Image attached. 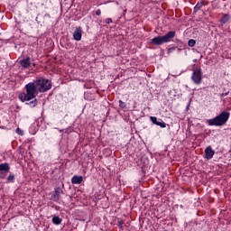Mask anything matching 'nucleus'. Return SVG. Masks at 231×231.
<instances>
[{"instance_id": "f257e3e1", "label": "nucleus", "mask_w": 231, "mask_h": 231, "mask_svg": "<svg viewBox=\"0 0 231 231\" xmlns=\"http://www.w3.org/2000/svg\"><path fill=\"white\" fill-rule=\"evenodd\" d=\"M39 88L33 80L32 82H29L25 85V92H22L18 98L21 99L22 102H27L26 105L29 107H35L39 101H37V95H39ZM30 100H32L30 102Z\"/></svg>"}, {"instance_id": "f03ea898", "label": "nucleus", "mask_w": 231, "mask_h": 231, "mask_svg": "<svg viewBox=\"0 0 231 231\" xmlns=\"http://www.w3.org/2000/svg\"><path fill=\"white\" fill-rule=\"evenodd\" d=\"M228 118H230V112L223 111L218 116L212 119H208V125H215L216 127H221L225 125L228 122Z\"/></svg>"}, {"instance_id": "7ed1b4c3", "label": "nucleus", "mask_w": 231, "mask_h": 231, "mask_svg": "<svg viewBox=\"0 0 231 231\" xmlns=\"http://www.w3.org/2000/svg\"><path fill=\"white\" fill-rule=\"evenodd\" d=\"M174 37H176V31H170L165 35L157 36L152 39L151 44L153 46H162V44H167V42H171Z\"/></svg>"}, {"instance_id": "20e7f679", "label": "nucleus", "mask_w": 231, "mask_h": 231, "mask_svg": "<svg viewBox=\"0 0 231 231\" xmlns=\"http://www.w3.org/2000/svg\"><path fill=\"white\" fill-rule=\"evenodd\" d=\"M34 82L40 93H46V91H50V89H51V81L50 79L38 78L34 80Z\"/></svg>"}, {"instance_id": "39448f33", "label": "nucleus", "mask_w": 231, "mask_h": 231, "mask_svg": "<svg viewBox=\"0 0 231 231\" xmlns=\"http://www.w3.org/2000/svg\"><path fill=\"white\" fill-rule=\"evenodd\" d=\"M191 80L193 84L199 86L203 80V72L200 68H196L191 75Z\"/></svg>"}, {"instance_id": "423d86ee", "label": "nucleus", "mask_w": 231, "mask_h": 231, "mask_svg": "<svg viewBox=\"0 0 231 231\" xmlns=\"http://www.w3.org/2000/svg\"><path fill=\"white\" fill-rule=\"evenodd\" d=\"M204 152V158H206V160H212V158H214V155L216 154V152L212 149V146H208L205 149Z\"/></svg>"}, {"instance_id": "0eeeda50", "label": "nucleus", "mask_w": 231, "mask_h": 231, "mask_svg": "<svg viewBox=\"0 0 231 231\" xmlns=\"http://www.w3.org/2000/svg\"><path fill=\"white\" fill-rule=\"evenodd\" d=\"M20 65L24 69H28L32 66V59L30 57L23 58L20 60Z\"/></svg>"}, {"instance_id": "6e6552de", "label": "nucleus", "mask_w": 231, "mask_h": 231, "mask_svg": "<svg viewBox=\"0 0 231 231\" xmlns=\"http://www.w3.org/2000/svg\"><path fill=\"white\" fill-rule=\"evenodd\" d=\"M60 194H62V189L60 188H56L54 193L51 196L52 201H59L60 199Z\"/></svg>"}, {"instance_id": "1a4fd4ad", "label": "nucleus", "mask_w": 231, "mask_h": 231, "mask_svg": "<svg viewBox=\"0 0 231 231\" xmlns=\"http://www.w3.org/2000/svg\"><path fill=\"white\" fill-rule=\"evenodd\" d=\"M74 41H81L82 40V27H77L75 32H73Z\"/></svg>"}, {"instance_id": "9d476101", "label": "nucleus", "mask_w": 231, "mask_h": 231, "mask_svg": "<svg viewBox=\"0 0 231 231\" xmlns=\"http://www.w3.org/2000/svg\"><path fill=\"white\" fill-rule=\"evenodd\" d=\"M84 178L82 176L74 175L71 179V183L73 185H80L82 183Z\"/></svg>"}, {"instance_id": "9b49d317", "label": "nucleus", "mask_w": 231, "mask_h": 231, "mask_svg": "<svg viewBox=\"0 0 231 231\" xmlns=\"http://www.w3.org/2000/svg\"><path fill=\"white\" fill-rule=\"evenodd\" d=\"M0 172H10V164L7 162L0 164Z\"/></svg>"}, {"instance_id": "f8f14e48", "label": "nucleus", "mask_w": 231, "mask_h": 231, "mask_svg": "<svg viewBox=\"0 0 231 231\" xmlns=\"http://www.w3.org/2000/svg\"><path fill=\"white\" fill-rule=\"evenodd\" d=\"M53 225H60L62 223V218H60L58 216L52 217Z\"/></svg>"}, {"instance_id": "ddd939ff", "label": "nucleus", "mask_w": 231, "mask_h": 231, "mask_svg": "<svg viewBox=\"0 0 231 231\" xmlns=\"http://www.w3.org/2000/svg\"><path fill=\"white\" fill-rule=\"evenodd\" d=\"M229 19H230V16L228 14H225L223 18L220 20V23H222V24H226Z\"/></svg>"}, {"instance_id": "4468645a", "label": "nucleus", "mask_w": 231, "mask_h": 231, "mask_svg": "<svg viewBox=\"0 0 231 231\" xmlns=\"http://www.w3.org/2000/svg\"><path fill=\"white\" fill-rule=\"evenodd\" d=\"M157 125H159V127H162V129H165V127H167V124L162 119H159V121L157 122Z\"/></svg>"}, {"instance_id": "2eb2a0df", "label": "nucleus", "mask_w": 231, "mask_h": 231, "mask_svg": "<svg viewBox=\"0 0 231 231\" xmlns=\"http://www.w3.org/2000/svg\"><path fill=\"white\" fill-rule=\"evenodd\" d=\"M205 5L204 2H199L195 7H194V10H201V7Z\"/></svg>"}, {"instance_id": "dca6fc26", "label": "nucleus", "mask_w": 231, "mask_h": 231, "mask_svg": "<svg viewBox=\"0 0 231 231\" xmlns=\"http://www.w3.org/2000/svg\"><path fill=\"white\" fill-rule=\"evenodd\" d=\"M188 46H189V48H194V46H196V40L190 39V40L188 42Z\"/></svg>"}, {"instance_id": "f3484780", "label": "nucleus", "mask_w": 231, "mask_h": 231, "mask_svg": "<svg viewBox=\"0 0 231 231\" xmlns=\"http://www.w3.org/2000/svg\"><path fill=\"white\" fill-rule=\"evenodd\" d=\"M150 120H151V122H152V124H154V125H158L159 120H158V118H157L156 116H151V117H150Z\"/></svg>"}, {"instance_id": "a211bd4d", "label": "nucleus", "mask_w": 231, "mask_h": 231, "mask_svg": "<svg viewBox=\"0 0 231 231\" xmlns=\"http://www.w3.org/2000/svg\"><path fill=\"white\" fill-rule=\"evenodd\" d=\"M15 180V176L14 174H10L7 178V181L9 183H14V180Z\"/></svg>"}, {"instance_id": "6ab92c4d", "label": "nucleus", "mask_w": 231, "mask_h": 231, "mask_svg": "<svg viewBox=\"0 0 231 231\" xmlns=\"http://www.w3.org/2000/svg\"><path fill=\"white\" fill-rule=\"evenodd\" d=\"M6 174H8L7 172L5 171H0V178L2 180H5V178H6Z\"/></svg>"}, {"instance_id": "aec40b11", "label": "nucleus", "mask_w": 231, "mask_h": 231, "mask_svg": "<svg viewBox=\"0 0 231 231\" xmlns=\"http://www.w3.org/2000/svg\"><path fill=\"white\" fill-rule=\"evenodd\" d=\"M174 50H176V47H171V48L168 49L167 54L171 55V53H172V51H174Z\"/></svg>"}, {"instance_id": "412c9836", "label": "nucleus", "mask_w": 231, "mask_h": 231, "mask_svg": "<svg viewBox=\"0 0 231 231\" xmlns=\"http://www.w3.org/2000/svg\"><path fill=\"white\" fill-rule=\"evenodd\" d=\"M119 106L124 109V107H125V103L122 100H119Z\"/></svg>"}, {"instance_id": "4be33fe9", "label": "nucleus", "mask_w": 231, "mask_h": 231, "mask_svg": "<svg viewBox=\"0 0 231 231\" xmlns=\"http://www.w3.org/2000/svg\"><path fill=\"white\" fill-rule=\"evenodd\" d=\"M105 22L106 24H111V23H113V20L111 18H106Z\"/></svg>"}, {"instance_id": "5701e85b", "label": "nucleus", "mask_w": 231, "mask_h": 231, "mask_svg": "<svg viewBox=\"0 0 231 231\" xmlns=\"http://www.w3.org/2000/svg\"><path fill=\"white\" fill-rule=\"evenodd\" d=\"M101 14H102V11H100V9H97L96 11V15H101Z\"/></svg>"}, {"instance_id": "b1692460", "label": "nucleus", "mask_w": 231, "mask_h": 231, "mask_svg": "<svg viewBox=\"0 0 231 231\" xmlns=\"http://www.w3.org/2000/svg\"><path fill=\"white\" fill-rule=\"evenodd\" d=\"M16 133L18 134H23V131L21 129H19V128L16 129Z\"/></svg>"}, {"instance_id": "393cba45", "label": "nucleus", "mask_w": 231, "mask_h": 231, "mask_svg": "<svg viewBox=\"0 0 231 231\" xmlns=\"http://www.w3.org/2000/svg\"><path fill=\"white\" fill-rule=\"evenodd\" d=\"M228 93H229V92L222 93V94L220 95V97H227Z\"/></svg>"}, {"instance_id": "a878e982", "label": "nucleus", "mask_w": 231, "mask_h": 231, "mask_svg": "<svg viewBox=\"0 0 231 231\" xmlns=\"http://www.w3.org/2000/svg\"><path fill=\"white\" fill-rule=\"evenodd\" d=\"M45 17H47L48 19L51 18L50 14H45Z\"/></svg>"}, {"instance_id": "bb28decb", "label": "nucleus", "mask_w": 231, "mask_h": 231, "mask_svg": "<svg viewBox=\"0 0 231 231\" xmlns=\"http://www.w3.org/2000/svg\"><path fill=\"white\" fill-rule=\"evenodd\" d=\"M178 51H181V49H178Z\"/></svg>"}]
</instances>
